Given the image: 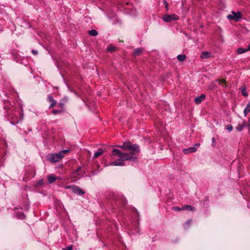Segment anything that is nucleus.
<instances>
[{"instance_id": "nucleus-26", "label": "nucleus", "mask_w": 250, "mask_h": 250, "mask_svg": "<svg viewBox=\"0 0 250 250\" xmlns=\"http://www.w3.org/2000/svg\"><path fill=\"white\" fill-rule=\"evenodd\" d=\"M173 209L175 210H176V211H181V210H183L182 209V208H179V207H174L173 208Z\"/></svg>"}, {"instance_id": "nucleus-6", "label": "nucleus", "mask_w": 250, "mask_h": 250, "mask_svg": "<svg viewBox=\"0 0 250 250\" xmlns=\"http://www.w3.org/2000/svg\"><path fill=\"white\" fill-rule=\"evenodd\" d=\"M200 146L199 143H197L194 146L190 147L188 148L184 149L183 152L186 154H188L189 153H193L197 150V147H198Z\"/></svg>"}, {"instance_id": "nucleus-12", "label": "nucleus", "mask_w": 250, "mask_h": 250, "mask_svg": "<svg viewBox=\"0 0 250 250\" xmlns=\"http://www.w3.org/2000/svg\"><path fill=\"white\" fill-rule=\"evenodd\" d=\"M250 112V102H249L246 105L244 110V114L245 117L247 116L248 113Z\"/></svg>"}, {"instance_id": "nucleus-19", "label": "nucleus", "mask_w": 250, "mask_h": 250, "mask_svg": "<svg viewBox=\"0 0 250 250\" xmlns=\"http://www.w3.org/2000/svg\"><path fill=\"white\" fill-rule=\"evenodd\" d=\"M245 126V124L244 123H243V124H239L236 127V129L239 131H241L242 130H243L244 127Z\"/></svg>"}, {"instance_id": "nucleus-34", "label": "nucleus", "mask_w": 250, "mask_h": 250, "mask_svg": "<svg viewBox=\"0 0 250 250\" xmlns=\"http://www.w3.org/2000/svg\"><path fill=\"white\" fill-rule=\"evenodd\" d=\"M215 138H212V142L213 143L215 142Z\"/></svg>"}, {"instance_id": "nucleus-20", "label": "nucleus", "mask_w": 250, "mask_h": 250, "mask_svg": "<svg viewBox=\"0 0 250 250\" xmlns=\"http://www.w3.org/2000/svg\"><path fill=\"white\" fill-rule=\"evenodd\" d=\"M247 52L246 49L243 48H238L237 50V52L239 54H243Z\"/></svg>"}, {"instance_id": "nucleus-9", "label": "nucleus", "mask_w": 250, "mask_h": 250, "mask_svg": "<svg viewBox=\"0 0 250 250\" xmlns=\"http://www.w3.org/2000/svg\"><path fill=\"white\" fill-rule=\"evenodd\" d=\"M48 101L51 103V104L49 106V108H52L54 107L57 104V102L54 99L53 96L51 95H48L47 96Z\"/></svg>"}, {"instance_id": "nucleus-22", "label": "nucleus", "mask_w": 250, "mask_h": 250, "mask_svg": "<svg viewBox=\"0 0 250 250\" xmlns=\"http://www.w3.org/2000/svg\"><path fill=\"white\" fill-rule=\"evenodd\" d=\"M226 129H227L229 131H231L232 130L233 127L230 125H228L226 126Z\"/></svg>"}, {"instance_id": "nucleus-21", "label": "nucleus", "mask_w": 250, "mask_h": 250, "mask_svg": "<svg viewBox=\"0 0 250 250\" xmlns=\"http://www.w3.org/2000/svg\"><path fill=\"white\" fill-rule=\"evenodd\" d=\"M75 185H69L64 187V189H71V191H73V188Z\"/></svg>"}, {"instance_id": "nucleus-31", "label": "nucleus", "mask_w": 250, "mask_h": 250, "mask_svg": "<svg viewBox=\"0 0 250 250\" xmlns=\"http://www.w3.org/2000/svg\"><path fill=\"white\" fill-rule=\"evenodd\" d=\"M31 52L32 53V54H33L34 55H37L38 54V51H36V50H32L31 51Z\"/></svg>"}, {"instance_id": "nucleus-25", "label": "nucleus", "mask_w": 250, "mask_h": 250, "mask_svg": "<svg viewBox=\"0 0 250 250\" xmlns=\"http://www.w3.org/2000/svg\"><path fill=\"white\" fill-rule=\"evenodd\" d=\"M58 106L61 108H63V106H64V104L63 103H62V102H60L58 104Z\"/></svg>"}, {"instance_id": "nucleus-30", "label": "nucleus", "mask_w": 250, "mask_h": 250, "mask_svg": "<svg viewBox=\"0 0 250 250\" xmlns=\"http://www.w3.org/2000/svg\"><path fill=\"white\" fill-rule=\"evenodd\" d=\"M219 83L220 84H221V83H226V80H219Z\"/></svg>"}, {"instance_id": "nucleus-2", "label": "nucleus", "mask_w": 250, "mask_h": 250, "mask_svg": "<svg viewBox=\"0 0 250 250\" xmlns=\"http://www.w3.org/2000/svg\"><path fill=\"white\" fill-rule=\"evenodd\" d=\"M118 147L130 151V154L134 155L140 152V148L137 144H133L130 142H125L122 145L118 146Z\"/></svg>"}, {"instance_id": "nucleus-11", "label": "nucleus", "mask_w": 250, "mask_h": 250, "mask_svg": "<svg viewBox=\"0 0 250 250\" xmlns=\"http://www.w3.org/2000/svg\"><path fill=\"white\" fill-rule=\"evenodd\" d=\"M104 153V150H103L102 149H101V148H99L98 149L97 151H96L94 155V156H93V158H97V157H98L99 156H101V155H102Z\"/></svg>"}, {"instance_id": "nucleus-35", "label": "nucleus", "mask_w": 250, "mask_h": 250, "mask_svg": "<svg viewBox=\"0 0 250 250\" xmlns=\"http://www.w3.org/2000/svg\"><path fill=\"white\" fill-rule=\"evenodd\" d=\"M249 125L250 126V119H249Z\"/></svg>"}, {"instance_id": "nucleus-7", "label": "nucleus", "mask_w": 250, "mask_h": 250, "mask_svg": "<svg viewBox=\"0 0 250 250\" xmlns=\"http://www.w3.org/2000/svg\"><path fill=\"white\" fill-rule=\"evenodd\" d=\"M72 192L79 195H82L85 194V191L81 188H80L75 185Z\"/></svg>"}, {"instance_id": "nucleus-14", "label": "nucleus", "mask_w": 250, "mask_h": 250, "mask_svg": "<svg viewBox=\"0 0 250 250\" xmlns=\"http://www.w3.org/2000/svg\"><path fill=\"white\" fill-rule=\"evenodd\" d=\"M47 180L48 183L51 184L56 181V177L53 175H51L48 176Z\"/></svg>"}, {"instance_id": "nucleus-27", "label": "nucleus", "mask_w": 250, "mask_h": 250, "mask_svg": "<svg viewBox=\"0 0 250 250\" xmlns=\"http://www.w3.org/2000/svg\"><path fill=\"white\" fill-rule=\"evenodd\" d=\"M10 123L12 125H15L18 124L19 123V120H17V121H12L10 122Z\"/></svg>"}, {"instance_id": "nucleus-10", "label": "nucleus", "mask_w": 250, "mask_h": 250, "mask_svg": "<svg viewBox=\"0 0 250 250\" xmlns=\"http://www.w3.org/2000/svg\"><path fill=\"white\" fill-rule=\"evenodd\" d=\"M211 53L207 51H202L201 54V58L208 59L211 57Z\"/></svg>"}, {"instance_id": "nucleus-23", "label": "nucleus", "mask_w": 250, "mask_h": 250, "mask_svg": "<svg viewBox=\"0 0 250 250\" xmlns=\"http://www.w3.org/2000/svg\"><path fill=\"white\" fill-rule=\"evenodd\" d=\"M61 113H62V110L54 109L52 111V113L54 115H57Z\"/></svg>"}, {"instance_id": "nucleus-29", "label": "nucleus", "mask_w": 250, "mask_h": 250, "mask_svg": "<svg viewBox=\"0 0 250 250\" xmlns=\"http://www.w3.org/2000/svg\"><path fill=\"white\" fill-rule=\"evenodd\" d=\"M107 50L109 51H114V47H112V46H108L107 48Z\"/></svg>"}, {"instance_id": "nucleus-33", "label": "nucleus", "mask_w": 250, "mask_h": 250, "mask_svg": "<svg viewBox=\"0 0 250 250\" xmlns=\"http://www.w3.org/2000/svg\"><path fill=\"white\" fill-rule=\"evenodd\" d=\"M81 167H78L76 170V172H78L79 171V170L81 169Z\"/></svg>"}, {"instance_id": "nucleus-13", "label": "nucleus", "mask_w": 250, "mask_h": 250, "mask_svg": "<svg viewBox=\"0 0 250 250\" xmlns=\"http://www.w3.org/2000/svg\"><path fill=\"white\" fill-rule=\"evenodd\" d=\"M240 89L241 90L242 95L244 97H247L248 95V94L246 90V87L245 85H243L240 88Z\"/></svg>"}, {"instance_id": "nucleus-3", "label": "nucleus", "mask_w": 250, "mask_h": 250, "mask_svg": "<svg viewBox=\"0 0 250 250\" xmlns=\"http://www.w3.org/2000/svg\"><path fill=\"white\" fill-rule=\"evenodd\" d=\"M69 151V149H64L60 151L57 153H51L48 155V159L52 163H57L62 159L64 155Z\"/></svg>"}, {"instance_id": "nucleus-32", "label": "nucleus", "mask_w": 250, "mask_h": 250, "mask_svg": "<svg viewBox=\"0 0 250 250\" xmlns=\"http://www.w3.org/2000/svg\"><path fill=\"white\" fill-rule=\"evenodd\" d=\"M247 52L250 51V44L249 45L248 47L246 49Z\"/></svg>"}, {"instance_id": "nucleus-15", "label": "nucleus", "mask_w": 250, "mask_h": 250, "mask_svg": "<svg viewBox=\"0 0 250 250\" xmlns=\"http://www.w3.org/2000/svg\"><path fill=\"white\" fill-rule=\"evenodd\" d=\"M143 49L141 48H138L135 49L133 51L134 55L138 56L141 54L142 52Z\"/></svg>"}, {"instance_id": "nucleus-8", "label": "nucleus", "mask_w": 250, "mask_h": 250, "mask_svg": "<svg viewBox=\"0 0 250 250\" xmlns=\"http://www.w3.org/2000/svg\"><path fill=\"white\" fill-rule=\"evenodd\" d=\"M206 98V95L204 94H202L200 96L197 97L194 99L195 103L199 104L203 102Z\"/></svg>"}, {"instance_id": "nucleus-24", "label": "nucleus", "mask_w": 250, "mask_h": 250, "mask_svg": "<svg viewBox=\"0 0 250 250\" xmlns=\"http://www.w3.org/2000/svg\"><path fill=\"white\" fill-rule=\"evenodd\" d=\"M73 249V246L72 245L67 246L64 250H72Z\"/></svg>"}, {"instance_id": "nucleus-28", "label": "nucleus", "mask_w": 250, "mask_h": 250, "mask_svg": "<svg viewBox=\"0 0 250 250\" xmlns=\"http://www.w3.org/2000/svg\"><path fill=\"white\" fill-rule=\"evenodd\" d=\"M191 220H190H190H188L186 222V223L185 224V226H184V227H185V228H186V226H188L190 225V224L191 223Z\"/></svg>"}, {"instance_id": "nucleus-18", "label": "nucleus", "mask_w": 250, "mask_h": 250, "mask_svg": "<svg viewBox=\"0 0 250 250\" xmlns=\"http://www.w3.org/2000/svg\"><path fill=\"white\" fill-rule=\"evenodd\" d=\"M88 34L91 36L95 37L98 35V32L94 29H92L88 31Z\"/></svg>"}, {"instance_id": "nucleus-16", "label": "nucleus", "mask_w": 250, "mask_h": 250, "mask_svg": "<svg viewBox=\"0 0 250 250\" xmlns=\"http://www.w3.org/2000/svg\"><path fill=\"white\" fill-rule=\"evenodd\" d=\"M194 208L193 206H189V205H186L184 206L182 208V210H189L190 211H192L194 210Z\"/></svg>"}, {"instance_id": "nucleus-4", "label": "nucleus", "mask_w": 250, "mask_h": 250, "mask_svg": "<svg viewBox=\"0 0 250 250\" xmlns=\"http://www.w3.org/2000/svg\"><path fill=\"white\" fill-rule=\"evenodd\" d=\"M227 18L230 20H234L235 21H238L242 18L241 13L240 12H235L232 11L231 14H229L227 16Z\"/></svg>"}, {"instance_id": "nucleus-1", "label": "nucleus", "mask_w": 250, "mask_h": 250, "mask_svg": "<svg viewBox=\"0 0 250 250\" xmlns=\"http://www.w3.org/2000/svg\"><path fill=\"white\" fill-rule=\"evenodd\" d=\"M112 154L115 156H118L120 158L119 159L111 162L110 165L112 166H123L124 165V161L130 160L135 161L136 160V157L130 156L127 153H123L118 149H113Z\"/></svg>"}, {"instance_id": "nucleus-5", "label": "nucleus", "mask_w": 250, "mask_h": 250, "mask_svg": "<svg viewBox=\"0 0 250 250\" xmlns=\"http://www.w3.org/2000/svg\"><path fill=\"white\" fill-rule=\"evenodd\" d=\"M163 20L166 22H170L172 21H177L179 20V17L178 15L175 14L168 15L165 14L163 17Z\"/></svg>"}, {"instance_id": "nucleus-17", "label": "nucleus", "mask_w": 250, "mask_h": 250, "mask_svg": "<svg viewBox=\"0 0 250 250\" xmlns=\"http://www.w3.org/2000/svg\"><path fill=\"white\" fill-rule=\"evenodd\" d=\"M177 58L179 61L182 62L186 60V56L185 54L178 55Z\"/></svg>"}]
</instances>
